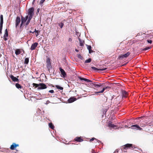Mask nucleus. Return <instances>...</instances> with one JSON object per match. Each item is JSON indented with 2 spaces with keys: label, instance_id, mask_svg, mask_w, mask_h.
Returning a JSON list of instances; mask_svg holds the SVG:
<instances>
[{
  "label": "nucleus",
  "instance_id": "obj_45",
  "mask_svg": "<svg viewBox=\"0 0 153 153\" xmlns=\"http://www.w3.org/2000/svg\"><path fill=\"white\" fill-rule=\"evenodd\" d=\"M92 153H95V151L93 150H92Z\"/></svg>",
  "mask_w": 153,
  "mask_h": 153
},
{
  "label": "nucleus",
  "instance_id": "obj_27",
  "mask_svg": "<svg viewBox=\"0 0 153 153\" xmlns=\"http://www.w3.org/2000/svg\"><path fill=\"white\" fill-rule=\"evenodd\" d=\"M49 126L52 129H53L54 128V126L52 123H49Z\"/></svg>",
  "mask_w": 153,
  "mask_h": 153
},
{
  "label": "nucleus",
  "instance_id": "obj_36",
  "mask_svg": "<svg viewBox=\"0 0 153 153\" xmlns=\"http://www.w3.org/2000/svg\"><path fill=\"white\" fill-rule=\"evenodd\" d=\"M40 30H38V32H36V37H37L38 35H39V33H40Z\"/></svg>",
  "mask_w": 153,
  "mask_h": 153
},
{
  "label": "nucleus",
  "instance_id": "obj_41",
  "mask_svg": "<svg viewBox=\"0 0 153 153\" xmlns=\"http://www.w3.org/2000/svg\"><path fill=\"white\" fill-rule=\"evenodd\" d=\"M6 37L7 36H4V39L5 41H6L7 40V38Z\"/></svg>",
  "mask_w": 153,
  "mask_h": 153
},
{
  "label": "nucleus",
  "instance_id": "obj_3",
  "mask_svg": "<svg viewBox=\"0 0 153 153\" xmlns=\"http://www.w3.org/2000/svg\"><path fill=\"white\" fill-rule=\"evenodd\" d=\"M131 53L130 52L128 51L125 54H122L120 55L118 58V59L119 60H122L126 58L128 56H129Z\"/></svg>",
  "mask_w": 153,
  "mask_h": 153
},
{
  "label": "nucleus",
  "instance_id": "obj_6",
  "mask_svg": "<svg viewBox=\"0 0 153 153\" xmlns=\"http://www.w3.org/2000/svg\"><path fill=\"white\" fill-rule=\"evenodd\" d=\"M108 126L109 127L111 130V129L112 128H113L115 129L118 128L117 126L112 124V122L111 121H109Z\"/></svg>",
  "mask_w": 153,
  "mask_h": 153
},
{
  "label": "nucleus",
  "instance_id": "obj_42",
  "mask_svg": "<svg viewBox=\"0 0 153 153\" xmlns=\"http://www.w3.org/2000/svg\"><path fill=\"white\" fill-rule=\"evenodd\" d=\"M78 57L79 58H82V56L80 55H79Z\"/></svg>",
  "mask_w": 153,
  "mask_h": 153
},
{
  "label": "nucleus",
  "instance_id": "obj_12",
  "mask_svg": "<svg viewBox=\"0 0 153 153\" xmlns=\"http://www.w3.org/2000/svg\"><path fill=\"white\" fill-rule=\"evenodd\" d=\"M59 70L61 72V74L62 77H65L66 76V74L64 70L61 68H59Z\"/></svg>",
  "mask_w": 153,
  "mask_h": 153
},
{
  "label": "nucleus",
  "instance_id": "obj_26",
  "mask_svg": "<svg viewBox=\"0 0 153 153\" xmlns=\"http://www.w3.org/2000/svg\"><path fill=\"white\" fill-rule=\"evenodd\" d=\"M0 24H3V16L2 15H0Z\"/></svg>",
  "mask_w": 153,
  "mask_h": 153
},
{
  "label": "nucleus",
  "instance_id": "obj_32",
  "mask_svg": "<svg viewBox=\"0 0 153 153\" xmlns=\"http://www.w3.org/2000/svg\"><path fill=\"white\" fill-rule=\"evenodd\" d=\"M4 35V36H8V33L7 29H6L5 30V33Z\"/></svg>",
  "mask_w": 153,
  "mask_h": 153
},
{
  "label": "nucleus",
  "instance_id": "obj_43",
  "mask_svg": "<svg viewBox=\"0 0 153 153\" xmlns=\"http://www.w3.org/2000/svg\"><path fill=\"white\" fill-rule=\"evenodd\" d=\"M72 41V39L71 38H69V39H68L69 41L71 42V41Z\"/></svg>",
  "mask_w": 153,
  "mask_h": 153
},
{
  "label": "nucleus",
  "instance_id": "obj_1",
  "mask_svg": "<svg viewBox=\"0 0 153 153\" xmlns=\"http://www.w3.org/2000/svg\"><path fill=\"white\" fill-rule=\"evenodd\" d=\"M78 78L81 80H83L87 82H91V83H90L89 84V85L90 86H94L96 88H100V89H102V90L101 91L98 92H95L94 93L96 94H98L99 93H102L105 90H107L108 91L109 89H110L111 88L110 87L106 86L102 88V85H100L98 84H95L94 83L92 82V81L89 79H88L86 78L81 77L80 76Z\"/></svg>",
  "mask_w": 153,
  "mask_h": 153
},
{
  "label": "nucleus",
  "instance_id": "obj_20",
  "mask_svg": "<svg viewBox=\"0 0 153 153\" xmlns=\"http://www.w3.org/2000/svg\"><path fill=\"white\" fill-rule=\"evenodd\" d=\"M88 49L89 50V52L90 53H92L93 51L91 50V45H86Z\"/></svg>",
  "mask_w": 153,
  "mask_h": 153
},
{
  "label": "nucleus",
  "instance_id": "obj_7",
  "mask_svg": "<svg viewBox=\"0 0 153 153\" xmlns=\"http://www.w3.org/2000/svg\"><path fill=\"white\" fill-rule=\"evenodd\" d=\"M28 18L29 17L28 16H26L25 17H24L22 16V17L21 23L20 25V27H22L23 24L28 19Z\"/></svg>",
  "mask_w": 153,
  "mask_h": 153
},
{
  "label": "nucleus",
  "instance_id": "obj_9",
  "mask_svg": "<svg viewBox=\"0 0 153 153\" xmlns=\"http://www.w3.org/2000/svg\"><path fill=\"white\" fill-rule=\"evenodd\" d=\"M46 62L47 63V67L48 69V70L49 71L50 68H51L50 59L49 58H48L47 59Z\"/></svg>",
  "mask_w": 153,
  "mask_h": 153
},
{
  "label": "nucleus",
  "instance_id": "obj_37",
  "mask_svg": "<svg viewBox=\"0 0 153 153\" xmlns=\"http://www.w3.org/2000/svg\"><path fill=\"white\" fill-rule=\"evenodd\" d=\"M94 140H95L96 141H97V139L94 138H92L90 140V142H92Z\"/></svg>",
  "mask_w": 153,
  "mask_h": 153
},
{
  "label": "nucleus",
  "instance_id": "obj_8",
  "mask_svg": "<svg viewBox=\"0 0 153 153\" xmlns=\"http://www.w3.org/2000/svg\"><path fill=\"white\" fill-rule=\"evenodd\" d=\"M131 127L133 129L138 130L140 131L143 130L142 128L137 124L133 125L131 126Z\"/></svg>",
  "mask_w": 153,
  "mask_h": 153
},
{
  "label": "nucleus",
  "instance_id": "obj_18",
  "mask_svg": "<svg viewBox=\"0 0 153 153\" xmlns=\"http://www.w3.org/2000/svg\"><path fill=\"white\" fill-rule=\"evenodd\" d=\"M76 99L75 97H70L68 100V101L69 103H71L76 101Z\"/></svg>",
  "mask_w": 153,
  "mask_h": 153
},
{
  "label": "nucleus",
  "instance_id": "obj_46",
  "mask_svg": "<svg viewBox=\"0 0 153 153\" xmlns=\"http://www.w3.org/2000/svg\"><path fill=\"white\" fill-rule=\"evenodd\" d=\"M75 51L77 52H78L79 51L78 50H77L76 49L75 50Z\"/></svg>",
  "mask_w": 153,
  "mask_h": 153
},
{
  "label": "nucleus",
  "instance_id": "obj_14",
  "mask_svg": "<svg viewBox=\"0 0 153 153\" xmlns=\"http://www.w3.org/2000/svg\"><path fill=\"white\" fill-rule=\"evenodd\" d=\"M19 145L16 144L15 143H13L11 145L10 149L12 150H13L15 149L17 147H18Z\"/></svg>",
  "mask_w": 153,
  "mask_h": 153
},
{
  "label": "nucleus",
  "instance_id": "obj_22",
  "mask_svg": "<svg viewBox=\"0 0 153 153\" xmlns=\"http://www.w3.org/2000/svg\"><path fill=\"white\" fill-rule=\"evenodd\" d=\"M78 40L79 42L80 45L81 46H84V41L82 40H81L80 38H78Z\"/></svg>",
  "mask_w": 153,
  "mask_h": 153
},
{
  "label": "nucleus",
  "instance_id": "obj_50",
  "mask_svg": "<svg viewBox=\"0 0 153 153\" xmlns=\"http://www.w3.org/2000/svg\"><path fill=\"white\" fill-rule=\"evenodd\" d=\"M23 51L24 53V50H23Z\"/></svg>",
  "mask_w": 153,
  "mask_h": 153
},
{
  "label": "nucleus",
  "instance_id": "obj_47",
  "mask_svg": "<svg viewBox=\"0 0 153 153\" xmlns=\"http://www.w3.org/2000/svg\"><path fill=\"white\" fill-rule=\"evenodd\" d=\"M113 153H118V151H117V152H114Z\"/></svg>",
  "mask_w": 153,
  "mask_h": 153
},
{
  "label": "nucleus",
  "instance_id": "obj_44",
  "mask_svg": "<svg viewBox=\"0 0 153 153\" xmlns=\"http://www.w3.org/2000/svg\"><path fill=\"white\" fill-rule=\"evenodd\" d=\"M34 33V32H38V30H36L35 29L34 30V31H33Z\"/></svg>",
  "mask_w": 153,
  "mask_h": 153
},
{
  "label": "nucleus",
  "instance_id": "obj_16",
  "mask_svg": "<svg viewBox=\"0 0 153 153\" xmlns=\"http://www.w3.org/2000/svg\"><path fill=\"white\" fill-rule=\"evenodd\" d=\"M147 122H146L145 121H143L141 122L140 124V127H144L147 126Z\"/></svg>",
  "mask_w": 153,
  "mask_h": 153
},
{
  "label": "nucleus",
  "instance_id": "obj_33",
  "mask_svg": "<svg viewBox=\"0 0 153 153\" xmlns=\"http://www.w3.org/2000/svg\"><path fill=\"white\" fill-rule=\"evenodd\" d=\"M3 24H0V34L2 33V29Z\"/></svg>",
  "mask_w": 153,
  "mask_h": 153
},
{
  "label": "nucleus",
  "instance_id": "obj_39",
  "mask_svg": "<svg viewBox=\"0 0 153 153\" xmlns=\"http://www.w3.org/2000/svg\"><path fill=\"white\" fill-rule=\"evenodd\" d=\"M147 41L148 43L150 44H151L152 42V41L151 40H147Z\"/></svg>",
  "mask_w": 153,
  "mask_h": 153
},
{
  "label": "nucleus",
  "instance_id": "obj_19",
  "mask_svg": "<svg viewBox=\"0 0 153 153\" xmlns=\"http://www.w3.org/2000/svg\"><path fill=\"white\" fill-rule=\"evenodd\" d=\"M10 77L13 81L18 82L19 79L16 77H14L13 75H10Z\"/></svg>",
  "mask_w": 153,
  "mask_h": 153
},
{
  "label": "nucleus",
  "instance_id": "obj_25",
  "mask_svg": "<svg viewBox=\"0 0 153 153\" xmlns=\"http://www.w3.org/2000/svg\"><path fill=\"white\" fill-rule=\"evenodd\" d=\"M16 87L18 89H21L22 88V86H21L20 84L19 83H16L15 85Z\"/></svg>",
  "mask_w": 153,
  "mask_h": 153
},
{
  "label": "nucleus",
  "instance_id": "obj_10",
  "mask_svg": "<svg viewBox=\"0 0 153 153\" xmlns=\"http://www.w3.org/2000/svg\"><path fill=\"white\" fill-rule=\"evenodd\" d=\"M20 22L21 19L20 17L19 16H17L16 20L15 27L16 28L19 26V24Z\"/></svg>",
  "mask_w": 153,
  "mask_h": 153
},
{
  "label": "nucleus",
  "instance_id": "obj_5",
  "mask_svg": "<svg viewBox=\"0 0 153 153\" xmlns=\"http://www.w3.org/2000/svg\"><path fill=\"white\" fill-rule=\"evenodd\" d=\"M147 125L148 128H146V129H145V131L151 132V131L153 130V128L152 127H151V126H153V122H151L149 123H147Z\"/></svg>",
  "mask_w": 153,
  "mask_h": 153
},
{
  "label": "nucleus",
  "instance_id": "obj_30",
  "mask_svg": "<svg viewBox=\"0 0 153 153\" xmlns=\"http://www.w3.org/2000/svg\"><path fill=\"white\" fill-rule=\"evenodd\" d=\"M31 19L32 18H28V19H27V21L25 24L26 26H27L29 24Z\"/></svg>",
  "mask_w": 153,
  "mask_h": 153
},
{
  "label": "nucleus",
  "instance_id": "obj_38",
  "mask_svg": "<svg viewBox=\"0 0 153 153\" xmlns=\"http://www.w3.org/2000/svg\"><path fill=\"white\" fill-rule=\"evenodd\" d=\"M45 0H41L40 2V4L41 5H42L44 3V2L45 1Z\"/></svg>",
  "mask_w": 153,
  "mask_h": 153
},
{
  "label": "nucleus",
  "instance_id": "obj_48",
  "mask_svg": "<svg viewBox=\"0 0 153 153\" xmlns=\"http://www.w3.org/2000/svg\"><path fill=\"white\" fill-rule=\"evenodd\" d=\"M30 32L31 33H34V32H32V31H30Z\"/></svg>",
  "mask_w": 153,
  "mask_h": 153
},
{
  "label": "nucleus",
  "instance_id": "obj_23",
  "mask_svg": "<svg viewBox=\"0 0 153 153\" xmlns=\"http://www.w3.org/2000/svg\"><path fill=\"white\" fill-rule=\"evenodd\" d=\"M21 49H16L15 51V54L16 55H18L21 53Z\"/></svg>",
  "mask_w": 153,
  "mask_h": 153
},
{
  "label": "nucleus",
  "instance_id": "obj_13",
  "mask_svg": "<svg viewBox=\"0 0 153 153\" xmlns=\"http://www.w3.org/2000/svg\"><path fill=\"white\" fill-rule=\"evenodd\" d=\"M38 45V43L37 42H36L32 44L30 48V49L31 50H34L37 47Z\"/></svg>",
  "mask_w": 153,
  "mask_h": 153
},
{
  "label": "nucleus",
  "instance_id": "obj_2",
  "mask_svg": "<svg viewBox=\"0 0 153 153\" xmlns=\"http://www.w3.org/2000/svg\"><path fill=\"white\" fill-rule=\"evenodd\" d=\"M135 148V146L131 144L127 143L123 146V151L126 152V150L128 149H133Z\"/></svg>",
  "mask_w": 153,
  "mask_h": 153
},
{
  "label": "nucleus",
  "instance_id": "obj_49",
  "mask_svg": "<svg viewBox=\"0 0 153 153\" xmlns=\"http://www.w3.org/2000/svg\"><path fill=\"white\" fill-rule=\"evenodd\" d=\"M39 9H38L37 10V11H38V12H39Z\"/></svg>",
  "mask_w": 153,
  "mask_h": 153
},
{
  "label": "nucleus",
  "instance_id": "obj_11",
  "mask_svg": "<svg viewBox=\"0 0 153 153\" xmlns=\"http://www.w3.org/2000/svg\"><path fill=\"white\" fill-rule=\"evenodd\" d=\"M47 87L45 84L43 83H39V86L38 88L39 89H43L46 88Z\"/></svg>",
  "mask_w": 153,
  "mask_h": 153
},
{
  "label": "nucleus",
  "instance_id": "obj_31",
  "mask_svg": "<svg viewBox=\"0 0 153 153\" xmlns=\"http://www.w3.org/2000/svg\"><path fill=\"white\" fill-rule=\"evenodd\" d=\"M91 58H89L88 59H87L85 61V63H88L91 62Z\"/></svg>",
  "mask_w": 153,
  "mask_h": 153
},
{
  "label": "nucleus",
  "instance_id": "obj_15",
  "mask_svg": "<svg viewBox=\"0 0 153 153\" xmlns=\"http://www.w3.org/2000/svg\"><path fill=\"white\" fill-rule=\"evenodd\" d=\"M121 92L123 97L126 98L127 97L128 95V93L127 91H125L123 90Z\"/></svg>",
  "mask_w": 153,
  "mask_h": 153
},
{
  "label": "nucleus",
  "instance_id": "obj_34",
  "mask_svg": "<svg viewBox=\"0 0 153 153\" xmlns=\"http://www.w3.org/2000/svg\"><path fill=\"white\" fill-rule=\"evenodd\" d=\"M33 87H35V88H36L37 87H39V84H36V83H33Z\"/></svg>",
  "mask_w": 153,
  "mask_h": 153
},
{
  "label": "nucleus",
  "instance_id": "obj_28",
  "mask_svg": "<svg viewBox=\"0 0 153 153\" xmlns=\"http://www.w3.org/2000/svg\"><path fill=\"white\" fill-rule=\"evenodd\" d=\"M151 48H152V47H146V48H143V49L141 48V51H146L148 49H150Z\"/></svg>",
  "mask_w": 153,
  "mask_h": 153
},
{
  "label": "nucleus",
  "instance_id": "obj_29",
  "mask_svg": "<svg viewBox=\"0 0 153 153\" xmlns=\"http://www.w3.org/2000/svg\"><path fill=\"white\" fill-rule=\"evenodd\" d=\"M55 87H56L58 89H59L60 90H62L63 88V87H61V86H60L59 85H56L55 86Z\"/></svg>",
  "mask_w": 153,
  "mask_h": 153
},
{
  "label": "nucleus",
  "instance_id": "obj_24",
  "mask_svg": "<svg viewBox=\"0 0 153 153\" xmlns=\"http://www.w3.org/2000/svg\"><path fill=\"white\" fill-rule=\"evenodd\" d=\"M29 61V58H28V57L26 58L25 57V61H24V64H28Z\"/></svg>",
  "mask_w": 153,
  "mask_h": 153
},
{
  "label": "nucleus",
  "instance_id": "obj_40",
  "mask_svg": "<svg viewBox=\"0 0 153 153\" xmlns=\"http://www.w3.org/2000/svg\"><path fill=\"white\" fill-rule=\"evenodd\" d=\"M49 92L51 93H53L54 92L53 90H51L49 91Z\"/></svg>",
  "mask_w": 153,
  "mask_h": 153
},
{
  "label": "nucleus",
  "instance_id": "obj_21",
  "mask_svg": "<svg viewBox=\"0 0 153 153\" xmlns=\"http://www.w3.org/2000/svg\"><path fill=\"white\" fill-rule=\"evenodd\" d=\"M74 140L78 142H81L83 140L80 137H76L74 139Z\"/></svg>",
  "mask_w": 153,
  "mask_h": 153
},
{
  "label": "nucleus",
  "instance_id": "obj_4",
  "mask_svg": "<svg viewBox=\"0 0 153 153\" xmlns=\"http://www.w3.org/2000/svg\"><path fill=\"white\" fill-rule=\"evenodd\" d=\"M27 14L28 17L32 18L34 14V8L33 7L30 8L28 10Z\"/></svg>",
  "mask_w": 153,
  "mask_h": 153
},
{
  "label": "nucleus",
  "instance_id": "obj_17",
  "mask_svg": "<svg viewBox=\"0 0 153 153\" xmlns=\"http://www.w3.org/2000/svg\"><path fill=\"white\" fill-rule=\"evenodd\" d=\"M91 68H92V69L93 70H95V71L100 70V71H104V70H105L106 69H107L106 68H101V69H98V68H97L95 67H91Z\"/></svg>",
  "mask_w": 153,
  "mask_h": 153
},
{
  "label": "nucleus",
  "instance_id": "obj_35",
  "mask_svg": "<svg viewBox=\"0 0 153 153\" xmlns=\"http://www.w3.org/2000/svg\"><path fill=\"white\" fill-rule=\"evenodd\" d=\"M64 23L62 22L59 24V25L61 28H62L64 26Z\"/></svg>",
  "mask_w": 153,
  "mask_h": 153
}]
</instances>
